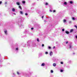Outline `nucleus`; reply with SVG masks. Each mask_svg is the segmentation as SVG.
<instances>
[{
    "label": "nucleus",
    "mask_w": 77,
    "mask_h": 77,
    "mask_svg": "<svg viewBox=\"0 0 77 77\" xmlns=\"http://www.w3.org/2000/svg\"><path fill=\"white\" fill-rule=\"evenodd\" d=\"M66 44H68V41L66 42Z\"/></svg>",
    "instance_id": "obj_21"
},
{
    "label": "nucleus",
    "mask_w": 77,
    "mask_h": 77,
    "mask_svg": "<svg viewBox=\"0 0 77 77\" xmlns=\"http://www.w3.org/2000/svg\"><path fill=\"white\" fill-rule=\"evenodd\" d=\"M41 66H45V63H42L41 65Z\"/></svg>",
    "instance_id": "obj_11"
},
{
    "label": "nucleus",
    "mask_w": 77,
    "mask_h": 77,
    "mask_svg": "<svg viewBox=\"0 0 77 77\" xmlns=\"http://www.w3.org/2000/svg\"><path fill=\"white\" fill-rule=\"evenodd\" d=\"M42 47H44V45L42 44Z\"/></svg>",
    "instance_id": "obj_32"
},
{
    "label": "nucleus",
    "mask_w": 77,
    "mask_h": 77,
    "mask_svg": "<svg viewBox=\"0 0 77 77\" xmlns=\"http://www.w3.org/2000/svg\"><path fill=\"white\" fill-rule=\"evenodd\" d=\"M52 54H53V52L52 51L50 52V55L51 56H52Z\"/></svg>",
    "instance_id": "obj_1"
},
{
    "label": "nucleus",
    "mask_w": 77,
    "mask_h": 77,
    "mask_svg": "<svg viewBox=\"0 0 77 77\" xmlns=\"http://www.w3.org/2000/svg\"><path fill=\"white\" fill-rule=\"evenodd\" d=\"M15 9L14 8H13L12 9V11H13V12H15Z\"/></svg>",
    "instance_id": "obj_9"
},
{
    "label": "nucleus",
    "mask_w": 77,
    "mask_h": 77,
    "mask_svg": "<svg viewBox=\"0 0 77 77\" xmlns=\"http://www.w3.org/2000/svg\"><path fill=\"white\" fill-rule=\"evenodd\" d=\"M65 33H66V34H69V32L68 31H66Z\"/></svg>",
    "instance_id": "obj_7"
},
{
    "label": "nucleus",
    "mask_w": 77,
    "mask_h": 77,
    "mask_svg": "<svg viewBox=\"0 0 77 77\" xmlns=\"http://www.w3.org/2000/svg\"><path fill=\"white\" fill-rule=\"evenodd\" d=\"M53 65L54 66H56V64L55 63H54L53 64Z\"/></svg>",
    "instance_id": "obj_2"
},
{
    "label": "nucleus",
    "mask_w": 77,
    "mask_h": 77,
    "mask_svg": "<svg viewBox=\"0 0 77 77\" xmlns=\"http://www.w3.org/2000/svg\"><path fill=\"white\" fill-rule=\"evenodd\" d=\"M44 18V16H42V18Z\"/></svg>",
    "instance_id": "obj_37"
},
{
    "label": "nucleus",
    "mask_w": 77,
    "mask_h": 77,
    "mask_svg": "<svg viewBox=\"0 0 77 77\" xmlns=\"http://www.w3.org/2000/svg\"><path fill=\"white\" fill-rule=\"evenodd\" d=\"M60 72H63V70L61 69L60 70Z\"/></svg>",
    "instance_id": "obj_25"
},
{
    "label": "nucleus",
    "mask_w": 77,
    "mask_h": 77,
    "mask_svg": "<svg viewBox=\"0 0 77 77\" xmlns=\"http://www.w3.org/2000/svg\"><path fill=\"white\" fill-rule=\"evenodd\" d=\"M45 54H48V52H45Z\"/></svg>",
    "instance_id": "obj_22"
},
{
    "label": "nucleus",
    "mask_w": 77,
    "mask_h": 77,
    "mask_svg": "<svg viewBox=\"0 0 77 77\" xmlns=\"http://www.w3.org/2000/svg\"><path fill=\"white\" fill-rule=\"evenodd\" d=\"M63 21L64 23H65V22H66V20H63Z\"/></svg>",
    "instance_id": "obj_15"
},
{
    "label": "nucleus",
    "mask_w": 77,
    "mask_h": 77,
    "mask_svg": "<svg viewBox=\"0 0 77 77\" xmlns=\"http://www.w3.org/2000/svg\"><path fill=\"white\" fill-rule=\"evenodd\" d=\"M19 8H20L21 10H22V8H21V7L20 6H19L18 7Z\"/></svg>",
    "instance_id": "obj_6"
},
{
    "label": "nucleus",
    "mask_w": 77,
    "mask_h": 77,
    "mask_svg": "<svg viewBox=\"0 0 77 77\" xmlns=\"http://www.w3.org/2000/svg\"><path fill=\"white\" fill-rule=\"evenodd\" d=\"M75 27L76 28V29H77V26L76 25H75Z\"/></svg>",
    "instance_id": "obj_23"
},
{
    "label": "nucleus",
    "mask_w": 77,
    "mask_h": 77,
    "mask_svg": "<svg viewBox=\"0 0 77 77\" xmlns=\"http://www.w3.org/2000/svg\"><path fill=\"white\" fill-rule=\"evenodd\" d=\"M20 14H22V15L23 14V11H20Z\"/></svg>",
    "instance_id": "obj_5"
},
{
    "label": "nucleus",
    "mask_w": 77,
    "mask_h": 77,
    "mask_svg": "<svg viewBox=\"0 0 77 77\" xmlns=\"http://www.w3.org/2000/svg\"><path fill=\"white\" fill-rule=\"evenodd\" d=\"M69 3L70 4H72V3H73V2H72V1H70Z\"/></svg>",
    "instance_id": "obj_12"
},
{
    "label": "nucleus",
    "mask_w": 77,
    "mask_h": 77,
    "mask_svg": "<svg viewBox=\"0 0 77 77\" xmlns=\"http://www.w3.org/2000/svg\"><path fill=\"white\" fill-rule=\"evenodd\" d=\"M60 63L61 64H63V62H61Z\"/></svg>",
    "instance_id": "obj_34"
},
{
    "label": "nucleus",
    "mask_w": 77,
    "mask_h": 77,
    "mask_svg": "<svg viewBox=\"0 0 77 77\" xmlns=\"http://www.w3.org/2000/svg\"><path fill=\"white\" fill-rule=\"evenodd\" d=\"M16 4L17 5H20V3H19V2H17L16 3Z\"/></svg>",
    "instance_id": "obj_4"
},
{
    "label": "nucleus",
    "mask_w": 77,
    "mask_h": 77,
    "mask_svg": "<svg viewBox=\"0 0 77 77\" xmlns=\"http://www.w3.org/2000/svg\"><path fill=\"white\" fill-rule=\"evenodd\" d=\"M50 11L51 12H52V11L51 10H50Z\"/></svg>",
    "instance_id": "obj_35"
},
{
    "label": "nucleus",
    "mask_w": 77,
    "mask_h": 77,
    "mask_svg": "<svg viewBox=\"0 0 77 77\" xmlns=\"http://www.w3.org/2000/svg\"><path fill=\"white\" fill-rule=\"evenodd\" d=\"M4 32L6 35H7V30H5V31H4Z\"/></svg>",
    "instance_id": "obj_3"
},
{
    "label": "nucleus",
    "mask_w": 77,
    "mask_h": 77,
    "mask_svg": "<svg viewBox=\"0 0 77 77\" xmlns=\"http://www.w3.org/2000/svg\"><path fill=\"white\" fill-rule=\"evenodd\" d=\"M31 30H33V28L32 27L31 28Z\"/></svg>",
    "instance_id": "obj_29"
},
{
    "label": "nucleus",
    "mask_w": 77,
    "mask_h": 77,
    "mask_svg": "<svg viewBox=\"0 0 77 77\" xmlns=\"http://www.w3.org/2000/svg\"><path fill=\"white\" fill-rule=\"evenodd\" d=\"M53 48H55V46H54Z\"/></svg>",
    "instance_id": "obj_38"
},
{
    "label": "nucleus",
    "mask_w": 77,
    "mask_h": 77,
    "mask_svg": "<svg viewBox=\"0 0 77 77\" xmlns=\"http://www.w3.org/2000/svg\"><path fill=\"white\" fill-rule=\"evenodd\" d=\"M37 41H38V42H39V38H37Z\"/></svg>",
    "instance_id": "obj_16"
},
{
    "label": "nucleus",
    "mask_w": 77,
    "mask_h": 77,
    "mask_svg": "<svg viewBox=\"0 0 77 77\" xmlns=\"http://www.w3.org/2000/svg\"><path fill=\"white\" fill-rule=\"evenodd\" d=\"M69 48H71V45H70L69 46Z\"/></svg>",
    "instance_id": "obj_33"
},
{
    "label": "nucleus",
    "mask_w": 77,
    "mask_h": 77,
    "mask_svg": "<svg viewBox=\"0 0 77 77\" xmlns=\"http://www.w3.org/2000/svg\"><path fill=\"white\" fill-rule=\"evenodd\" d=\"M72 20H75V18H74V17H72Z\"/></svg>",
    "instance_id": "obj_14"
},
{
    "label": "nucleus",
    "mask_w": 77,
    "mask_h": 77,
    "mask_svg": "<svg viewBox=\"0 0 77 77\" xmlns=\"http://www.w3.org/2000/svg\"><path fill=\"white\" fill-rule=\"evenodd\" d=\"M51 73H53V71L52 70H51Z\"/></svg>",
    "instance_id": "obj_18"
},
{
    "label": "nucleus",
    "mask_w": 77,
    "mask_h": 77,
    "mask_svg": "<svg viewBox=\"0 0 77 77\" xmlns=\"http://www.w3.org/2000/svg\"><path fill=\"white\" fill-rule=\"evenodd\" d=\"M64 5H67V3L66 2H64Z\"/></svg>",
    "instance_id": "obj_8"
},
{
    "label": "nucleus",
    "mask_w": 77,
    "mask_h": 77,
    "mask_svg": "<svg viewBox=\"0 0 77 77\" xmlns=\"http://www.w3.org/2000/svg\"><path fill=\"white\" fill-rule=\"evenodd\" d=\"M73 29H71L70 31V32L71 33V32H73Z\"/></svg>",
    "instance_id": "obj_10"
},
{
    "label": "nucleus",
    "mask_w": 77,
    "mask_h": 77,
    "mask_svg": "<svg viewBox=\"0 0 77 77\" xmlns=\"http://www.w3.org/2000/svg\"><path fill=\"white\" fill-rule=\"evenodd\" d=\"M45 5H46V6H47V5H48V3L47 2H46Z\"/></svg>",
    "instance_id": "obj_13"
},
{
    "label": "nucleus",
    "mask_w": 77,
    "mask_h": 77,
    "mask_svg": "<svg viewBox=\"0 0 77 77\" xmlns=\"http://www.w3.org/2000/svg\"><path fill=\"white\" fill-rule=\"evenodd\" d=\"M48 48L49 49H51V47H50V46H49L48 47Z\"/></svg>",
    "instance_id": "obj_28"
},
{
    "label": "nucleus",
    "mask_w": 77,
    "mask_h": 77,
    "mask_svg": "<svg viewBox=\"0 0 77 77\" xmlns=\"http://www.w3.org/2000/svg\"><path fill=\"white\" fill-rule=\"evenodd\" d=\"M25 15H28V14H27V13H26L25 14Z\"/></svg>",
    "instance_id": "obj_27"
},
{
    "label": "nucleus",
    "mask_w": 77,
    "mask_h": 77,
    "mask_svg": "<svg viewBox=\"0 0 77 77\" xmlns=\"http://www.w3.org/2000/svg\"><path fill=\"white\" fill-rule=\"evenodd\" d=\"M53 12H56V11L54 10L53 11Z\"/></svg>",
    "instance_id": "obj_30"
},
{
    "label": "nucleus",
    "mask_w": 77,
    "mask_h": 77,
    "mask_svg": "<svg viewBox=\"0 0 77 77\" xmlns=\"http://www.w3.org/2000/svg\"><path fill=\"white\" fill-rule=\"evenodd\" d=\"M16 50H18V48H16Z\"/></svg>",
    "instance_id": "obj_24"
},
{
    "label": "nucleus",
    "mask_w": 77,
    "mask_h": 77,
    "mask_svg": "<svg viewBox=\"0 0 77 77\" xmlns=\"http://www.w3.org/2000/svg\"><path fill=\"white\" fill-rule=\"evenodd\" d=\"M2 1L0 2V5L2 4Z\"/></svg>",
    "instance_id": "obj_31"
},
{
    "label": "nucleus",
    "mask_w": 77,
    "mask_h": 77,
    "mask_svg": "<svg viewBox=\"0 0 77 77\" xmlns=\"http://www.w3.org/2000/svg\"><path fill=\"white\" fill-rule=\"evenodd\" d=\"M62 31H63V32H64V31H65V29H62Z\"/></svg>",
    "instance_id": "obj_17"
},
{
    "label": "nucleus",
    "mask_w": 77,
    "mask_h": 77,
    "mask_svg": "<svg viewBox=\"0 0 77 77\" xmlns=\"http://www.w3.org/2000/svg\"><path fill=\"white\" fill-rule=\"evenodd\" d=\"M17 74L18 75H19V74H20V73H19L18 72H17Z\"/></svg>",
    "instance_id": "obj_20"
},
{
    "label": "nucleus",
    "mask_w": 77,
    "mask_h": 77,
    "mask_svg": "<svg viewBox=\"0 0 77 77\" xmlns=\"http://www.w3.org/2000/svg\"><path fill=\"white\" fill-rule=\"evenodd\" d=\"M22 3H23V4L25 3V1H22Z\"/></svg>",
    "instance_id": "obj_19"
},
{
    "label": "nucleus",
    "mask_w": 77,
    "mask_h": 77,
    "mask_svg": "<svg viewBox=\"0 0 77 77\" xmlns=\"http://www.w3.org/2000/svg\"><path fill=\"white\" fill-rule=\"evenodd\" d=\"M7 3V2H5V5H6Z\"/></svg>",
    "instance_id": "obj_26"
},
{
    "label": "nucleus",
    "mask_w": 77,
    "mask_h": 77,
    "mask_svg": "<svg viewBox=\"0 0 77 77\" xmlns=\"http://www.w3.org/2000/svg\"><path fill=\"white\" fill-rule=\"evenodd\" d=\"M75 38H76V39H77V35L75 36Z\"/></svg>",
    "instance_id": "obj_36"
}]
</instances>
